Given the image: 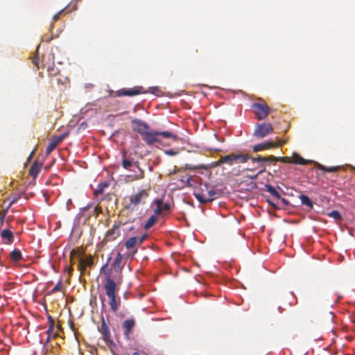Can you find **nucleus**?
Segmentation results:
<instances>
[{
	"label": "nucleus",
	"mask_w": 355,
	"mask_h": 355,
	"mask_svg": "<svg viewBox=\"0 0 355 355\" xmlns=\"http://www.w3.org/2000/svg\"><path fill=\"white\" fill-rule=\"evenodd\" d=\"M105 280L104 282V288L105 293L110 299V305L111 309L116 312L118 310V304L116 301V295L121 284V277L114 282L110 277L108 272H105Z\"/></svg>",
	"instance_id": "nucleus-1"
},
{
	"label": "nucleus",
	"mask_w": 355,
	"mask_h": 355,
	"mask_svg": "<svg viewBox=\"0 0 355 355\" xmlns=\"http://www.w3.org/2000/svg\"><path fill=\"white\" fill-rule=\"evenodd\" d=\"M139 133L141 135L142 139L149 146L156 143L162 144V139H172L174 141L178 139V135L169 131H148L146 132L139 130Z\"/></svg>",
	"instance_id": "nucleus-2"
},
{
	"label": "nucleus",
	"mask_w": 355,
	"mask_h": 355,
	"mask_svg": "<svg viewBox=\"0 0 355 355\" xmlns=\"http://www.w3.org/2000/svg\"><path fill=\"white\" fill-rule=\"evenodd\" d=\"M121 165L123 168L127 170H130L131 167L137 168V171H135V174L132 175L133 180H141L144 178V171L140 168L139 162L135 161L132 156L127 155L125 152L122 154Z\"/></svg>",
	"instance_id": "nucleus-3"
},
{
	"label": "nucleus",
	"mask_w": 355,
	"mask_h": 355,
	"mask_svg": "<svg viewBox=\"0 0 355 355\" xmlns=\"http://www.w3.org/2000/svg\"><path fill=\"white\" fill-rule=\"evenodd\" d=\"M148 197V189H140L128 197L129 202L127 204L126 207L130 209H134L139 205H145Z\"/></svg>",
	"instance_id": "nucleus-4"
},
{
	"label": "nucleus",
	"mask_w": 355,
	"mask_h": 355,
	"mask_svg": "<svg viewBox=\"0 0 355 355\" xmlns=\"http://www.w3.org/2000/svg\"><path fill=\"white\" fill-rule=\"evenodd\" d=\"M251 157L248 154L231 153L230 155L221 156L218 160L216 165L220 166L223 164H227L232 166L234 164H243L248 162Z\"/></svg>",
	"instance_id": "nucleus-5"
},
{
	"label": "nucleus",
	"mask_w": 355,
	"mask_h": 355,
	"mask_svg": "<svg viewBox=\"0 0 355 355\" xmlns=\"http://www.w3.org/2000/svg\"><path fill=\"white\" fill-rule=\"evenodd\" d=\"M251 109L255 118L259 121L265 119L270 113V108L262 98H259L257 102L253 103Z\"/></svg>",
	"instance_id": "nucleus-6"
},
{
	"label": "nucleus",
	"mask_w": 355,
	"mask_h": 355,
	"mask_svg": "<svg viewBox=\"0 0 355 355\" xmlns=\"http://www.w3.org/2000/svg\"><path fill=\"white\" fill-rule=\"evenodd\" d=\"M207 194H205V190L203 188H200L198 190H196L193 192L195 198L202 204H205L213 201L216 198V193L214 189H209V185L207 184H203Z\"/></svg>",
	"instance_id": "nucleus-7"
},
{
	"label": "nucleus",
	"mask_w": 355,
	"mask_h": 355,
	"mask_svg": "<svg viewBox=\"0 0 355 355\" xmlns=\"http://www.w3.org/2000/svg\"><path fill=\"white\" fill-rule=\"evenodd\" d=\"M273 132L272 126L270 123H257L253 132V136L262 139Z\"/></svg>",
	"instance_id": "nucleus-8"
},
{
	"label": "nucleus",
	"mask_w": 355,
	"mask_h": 355,
	"mask_svg": "<svg viewBox=\"0 0 355 355\" xmlns=\"http://www.w3.org/2000/svg\"><path fill=\"white\" fill-rule=\"evenodd\" d=\"M121 224L115 223L112 227L107 230L105 233V237L102 241L103 243H107L111 242L118 238L121 234Z\"/></svg>",
	"instance_id": "nucleus-9"
},
{
	"label": "nucleus",
	"mask_w": 355,
	"mask_h": 355,
	"mask_svg": "<svg viewBox=\"0 0 355 355\" xmlns=\"http://www.w3.org/2000/svg\"><path fill=\"white\" fill-rule=\"evenodd\" d=\"M286 143L285 141L279 140L276 142L272 141H265L261 144H258L254 145L252 147V150L254 152H259L266 149H270L272 148H279L283 146Z\"/></svg>",
	"instance_id": "nucleus-10"
},
{
	"label": "nucleus",
	"mask_w": 355,
	"mask_h": 355,
	"mask_svg": "<svg viewBox=\"0 0 355 355\" xmlns=\"http://www.w3.org/2000/svg\"><path fill=\"white\" fill-rule=\"evenodd\" d=\"M98 331L102 334L103 338L107 345L113 344V341L111 340V334L109 327L103 317L101 318V324L98 327Z\"/></svg>",
	"instance_id": "nucleus-11"
},
{
	"label": "nucleus",
	"mask_w": 355,
	"mask_h": 355,
	"mask_svg": "<svg viewBox=\"0 0 355 355\" xmlns=\"http://www.w3.org/2000/svg\"><path fill=\"white\" fill-rule=\"evenodd\" d=\"M117 96H133L141 94L146 93L143 87L137 86L130 89H121L117 91Z\"/></svg>",
	"instance_id": "nucleus-12"
},
{
	"label": "nucleus",
	"mask_w": 355,
	"mask_h": 355,
	"mask_svg": "<svg viewBox=\"0 0 355 355\" xmlns=\"http://www.w3.org/2000/svg\"><path fill=\"white\" fill-rule=\"evenodd\" d=\"M125 246L127 250H132L130 252L131 255H135L137 252V248L139 246L137 243V237L132 236L128 239L125 242Z\"/></svg>",
	"instance_id": "nucleus-13"
},
{
	"label": "nucleus",
	"mask_w": 355,
	"mask_h": 355,
	"mask_svg": "<svg viewBox=\"0 0 355 355\" xmlns=\"http://www.w3.org/2000/svg\"><path fill=\"white\" fill-rule=\"evenodd\" d=\"M135 326V320L133 318L125 320L122 323V328L124 335L128 338L132 329Z\"/></svg>",
	"instance_id": "nucleus-14"
},
{
	"label": "nucleus",
	"mask_w": 355,
	"mask_h": 355,
	"mask_svg": "<svg viewBox=\"0 0 355 355\" xmlns=\"http://www.w3.org/2000/svg\"><path fill=\"white\" fill-rule=\"evenodd\" d=\"M132 123L135 125L134 130L139 133V130H141V132H146L149 129L148 125L139 119H134L132 121Z\"/></svg>",
	"instance_id": "nucleus-15"
},
{
	"label": "nucleus",
	"mask_w": 355,
	"mask_h": 355,
	"mask_svg": "<svg viewBox=\"0 0 355 355\" xmlns=\"http://www.w3.org/2000/svg\"><path fill=\"white\" fill-rule=\"evenodd\" d=\"M1 239L3 240V243L10 244L14 241V235L12 231L6 229L3 230L0 234Z\"/></svg>",
	"instance_id": "nucleus-16"
},
{
	"label": "nucleus",
	"mask_w": 355,
	"mask_h": 355,
	"mask_svg": "<svg viewBox=\"0 0 355 355\" xmlns=\"http://www.w3.org/2000/svg\"><path fill=\"white\" fill-rule=\"evenodd\" d=\"M170 205L168 203H163L162 200H157V208L155 209V214H159L164 211H169Z\"/></svg>",
	"instance_id": "nucleus-17"
},
{
	"label": "nucleus",
	"mask_w": 355,
	"mask_h": 355,
	"mask_svg": "<svg viewBox=\"0 0 355 355\" xmlns=\"http://www.w3.org/2000/svg\"><path fill=\"white\" fill-rule=\"evenodd\" d=\"M42 166V163H40L37 161L34 162L29 170V175L33 178H35L38 175Z\"/></svg>",
	"instance_id": "nucleus-18"
},
{
	"label": "nucleus",
	"mask_w": 355,
	"mask_h": 355,
	"mask_svg": "<svg viewBox=\"0 0 355 355\" xmlns=\"http://www.w3.org/2000/svg\"><path fill=\"white\" fill-rule=\"evenodd\" d=\"M292 163L295 164L306 165L310 162L309 160L305 159L297 153H294L293 155Z\"/></svg>",
	"instance_id": "nucleus-19"
},
{
	"label": "nucleus",
	"mask_w": 355,
	"mask_h": 355,
	"mask_svg": "<svg viewBox=\"0 0 355 355\" xmlns=\"http://www.w3.org/2000/svg\"><path fill=\"white\" fill-rule=\"evenodd\" d=\"M300 199L303 205H305L309 208V209H313V203L312 200L306 195L302 194L300 196Z\"/></svg>",
	"instance_id": "nucleus-20"
},
{
	"label": "nucleus",
	"mask_w": 355,
	"mask_h": 355,
	"mask_svg": "<svg viewBox=\"0 0 355 355\" xmlns=\"http://www.w3.org/2000/svg\"><path fill=\"white\" fill-rule=\"evenodd\" d=\"M10 259L15 261L18 262L22 259L21 251L18 249H14L10 254Z\"/></svg>",
	"instance_id": "nucleus-21"
},
{
	"label": "nucleus",
	"mask_w": 355,
	"mask_h": 355,
	"mask_svg": "<svg viewBox=\"0 0 355 355\" xmlns=\"http://www.w3.org/2000/svg\"><path fill=\"white\" fill-rule=\"evenodd\" d=\"M318 168L319 170H321V171H325V172L334 173V172H336L338 170H340V166H336L327 167V166H323V165H322L320 164H318Z\"/></svg>",
	"instance_id": "nucleus-22"
},
{
	"label": "nucleus",
	"mask_w": 355,
	"mask_h": 355,
	"mask_svg": "<svg viewBox=\"0 0 355 355\" xmlns=\"http://www.w3.org/2000/svg\"><path fill=\"white\" fill-rule=\"evenodd\" d=\"M270 162H280L282 163H292L291 158L289 157H275L270 155Z\"/></svg>",
	"instance_id": "nucleus-23"
},
{
	"label": "nucleus",
	"mask_w": 355,
	"mask_h": 355,
	"mask_svg": "<svg viewBox=\"0 0 355 355\" xmlns=\"http://www.w3.org/2000/svg\"><path fill=\"white\" fill-rule=\"evenodd\" d=\"M121 260H122V256L121 253L118 252L116 254V257L114 259V261L113 263V267L114 270L118 272L121 270Z\"/></svg>",
	"instance_id": "nucleus-24"
},
{
	"label": "nucleus",
	"mask_w": 355,
	"mask_h": 355,
	"mask_svg": "<svg viewBox=\"0 0 355 355\" xmlns=\"http://www.w3.org/2000/svg\"><path fill=\"white\" fill-rule=\"evenodd\" d=\"M184 168L186 170H191V171H195L197 169H207V166L202 164H196V165L191 164H185Z\"/></svg>",
	"instance_id": "nucleus-25"
},
{
	"label": "nucleus",
	"mask_w": 355,
	"mask_h": 355,
	"mask_svg": "<svg viewBox=\"0 0 355 355\" xmlns=\"http://www.w3.org/2000/svg\"><path fill=\"white\" fill-rule=\"evenodd\" d=\"M266 191L270 193L272 196L275 197L276 198H277V199L281 198L280 194L279 193V192H277L276 191V189L272 186H271L270 184H266Z\"/></svg>",
	"instance_id": "nucleus-26"
},
{
	"label": "nucleus",
	"mask_w": 355,
	"mask_h": 355,
	"mask_svg": "<svg viewBox=\"0 0 355 355\" xmlns=\"http://www.w3.org/2000/svg\"><path fill=\"white\" fill-rule=\"evenodd\" d=\"M252 161V162H270V156L268 157H261L260 155H258L256 157H252L250 158Z\"/></svg>",
	"instance_id": "nucleus-27"
},
{
	"label": "nucleus",
	"mask_w": 355,
	"mask_h": 355,
	"mask_svg": "<svg viewBox=\"0 0 355 355\" xmlns=\"http://www.w3.org/2000/svg\"><path fill=\"white\" fill-rule=\"evenodd\" d=\"M157 221V217L155 215L151 216L145 224V229H150Z\"/></svg>",
	"instance_id": "nucleus-28"
},
{
	"label": "nucleus",
	"mask_w": 355,
	"mask_h": 355,
	"mask_svg": "<svg viewBox=\"0 0 355 355\" xmlns=\"http://www.w3.org/2000/svg\"><path fill=\"white\" fill-rule=\"evenodd\" d=\"M58 144L53 141L51 140V141L49 143V144L47 146L46 149V155H49L51 153V152L56 148Z\"/></svg>",
	"instance_id": "nucleus-29"
},
{
	"label": "nucleus",
	"mask_w": 355,
	"mask_h": 355,
	"mask_svg": "<svg viewBox=\"0 0 355 355\" xmlns=\"http://www.w3.org/2000/svg\"><path fill=\"white\" fill-rule=\"evenodd\" d=\"M107 186L108 184L107 183L99 184L98 188L94 191V195L98 196V194L103 193L104 189Z\"/></svg>",
	"instance_id": "nucleus-30"
},
{
	"label": "nucleus",
	"mask_w": 355,
	"mask_h": 355,
	"mask_svg": "<svg viewBox=\"0 0 355 355\" xmlns=\"http://www.w3.org/2000/svg\"><path fill=\"white\" fill-rule=\"evenodd\" d=\"M329 217L333 218L336 220H341L340 214L337 210H333L327 214Z\"/></svg>",
	"instance_id": "nucleus-31"
},
{
	"label": "nucleus",
	"mask_w": 355,
	"mask_h": 355,
	"mask_svg": "<svg viewBox=\"0 0 355 355\" xmlns=\"http://www.w3.org/2000/svg\"><path fill=\"white\" fill-rule=\"evenodd\" d=\"M9 208L10 207H8V205L7 207L3 211H0V229L3 226V222H4L5 216L6 215Z\"/></svg>",
	"instance_id": "nucleus-32"
},
{
	"label": "nucleus",
	"mask_w": 355,
	"mask_h": 355,
	"mask_svg": "<svg viewBox=\"0 0 355 355\" xmlns=\"http://www.w3.org/2000/svg\"><path fill=\"white\" fill-rule=\"evenodd\" d=\"M164 153L169 156H175L179 154L178 149H168L164 150Z\"/></svg>",
	"instance_id": "nucleus-33"
},
{
	"label": "nucleus",
	"mask_w": 355,
	"mask_h": 355,
	"mask_svg": "<svg viewBox=\"0 0 355 355\" xmlns=\"http://www.w3.org/2000/svg\"><path fill=\"white\" fill-rule=\"evenodd\" d=\"M79 260H83L84 264L87 266H92L93 264V259L92 256H89L86 258H80Z\"/></svg>",
	"instance_id": "nucleus-34"
},
{
	"label": "nucleus",
	"mask_w": 355,
	"mask_h": 355,
	"mask_svg": "<svg viewBox=\"0 0 355 355\" xmlns=\"http://www.w3.org/2000/svg\"><path fill=\"white\" fill-rule=\"evenodd\" d=\"M87 266L84 264L83 260H79L78 268V269L80 271L81 275H83L86 270Z\"/></svg>",
	"instance_id": "nucleus-35"
},
{
	"label": "nucleus",
	"mask_w": 355,
	"mask_h": 355,
	"mask_svg": "<svg viewBox=\"0 0 355 355\" xmlns=\"http://www.w3.org/2000/svg\"><path fill=\"white\" fill-rule=\"evenodd\" d=\"M67 134H62L58 137H54L52 140H53L58 145L63 141L65 138Z\"/></svg>",
	"instance_id": "nucleus-36"
},
{
	"label": "nucleus",
	"mask_w": 355,
	"mask_h": 355,
	"mask_svg": "<svg viewBox=\"0 0 355 355\" xmlns=\"http://www.w3.org/2000/svg\"><path fill=\"white\" fill-rule=\"evenodd\" d=\"M62 282H61V281H60V282H58V284H56V285L53 288V289L51 290V292L52 293H56V292H58V291H60V290H61V288H62Z\"/></svg>",
	"instance_id": "nucleus-37"
},
{
	"label": "nucleus",
	"mask_w": 355,
	"mask_h": 355,
	"mask_svg": "<svg viewBox=\"0 0 355 355\" xmlns=\"http://www.w3.org/2000/svg\"><path fill=\"white\" fill-rule=\"evenodd\" d=\"M261 169L260 170V171L257 174L250 177L251 180H256L259 174L262 173L263 172H264L266 171V167L263 164H261Z\"/></svg>",
	"instance_id": "nucleus-38"
},
{
	"label": "nucleus",
	"mask_w": 355,
	"mask_h": 355,
	"mask_svg": "<svg viewBox=\"0 0 355 355\" xmlns=\"http://www.w3.org/2000/svg\"><path fill=\"white\" fill-rule=\"evenodd\" d=\"M33 64L36 66L37 69H39V58L37 55H35L32 59Z\"/></svg>",
	"instance_id": "nucleus-39"
},
{
	"label": "nucleus",
	"mask_w": 355,
	"mask_h": 355,
	"mask_svg": "<svg viewBox=\"0 0 355 355\" xmlns=\"http://www.w3.org/2000/svg\"><path fill=\"white\" fill-rule=\"evenodd\" d=\"M147 235L146 234L141 235L140 237L137 238L138 245H140L146 239Z\"/></svg>",
	"instance_id": "nucleus-40"
},
{
	"label": "nucleus",
	"mask_w": 355,
	"mask_h": 355,
	"mask_svg": "<svg viewBox=\"0 0 355 355\" xmlns=\"http://www.w3.org/2000/svg\"><path fill=\"white\" fill-rule=\"evenodd\" d=\"M77 254V252L76 250L73 249L71 252H70V261L71 263H73V257L74 256Z\"/></svg>",
	"instance_id": "nucleus-41"
},
{
	"label": "nucleus",
	"mask_w": 355,
	"mask_h": 355,
	"mask_svg": "<svg viewBox=\"0 0 355 355\" xmlns=\"http://www.w3.org/2000/svg\"><path fill=\"white\" fill-rule=\"evenodd\" d=\"M20 198V197H13L11 200H10V203L8 204V207H10L12 205H13L14 203H15Z\"/></svg>",
	"instance_id": "nucleus-42"
},
{
	"label": "nucleus",
	"mask_w": 355,
	"mask_h": 355,
	"mask_svg": "<svg viewBox=\"0 0 355 355\" xmlns=\"http://www.w3.org/2000/svg\"><path fill=\"white\" fill-rule=\"evenodd\" d=\"M150 92L152 94H155L157 92H159V89L157 87H151L149 88Z\"/></svg>",
	"instance_id": "nucleus-43"
},
{
	"label": "nucleus",
	"mask_w": 355,
	"mask_h": 355,
	"mask_svg": "<svg viewBox=\"0 0 355 355\" xmlns=\"http://www.w3.org/2000/svg\"><path fill=\"white\" fill-rule=\"evenodd\" d=\"M64 11V9H62V10H60V12H58V13H56L53 17V21H56L58 19H59L60 18V15H61V13H62V12Z\"/></svg>",
	"instance_id": "nucleus-44"
},
{
	"label": "nucleus",
	"mask_w": 355,
	"mask_h": 355,
	"mask_svg": "<svg viewBox=\"0 0 355 355\" xmlns=\"http://www.w3.org/2000/svg\"><path fill=\"white\" fill-rule=\"evenodd\" d=\"M53 328H54V326H52V325H49V328H48V329H47V331H46V334H47V335H49V336H51V333H52V331H53Z\"/></svg>",
	"instance_id": "nucleus-45"
},
{
	"label": "nucleus",
	"mask_w": 355,
	"mask_h": 355,
	"mask_svg": "<svg viewBox=\"0 0 355 355\" xmlns=\"http://www.w3.org/2000/svg\"><path fill=\"white\" fill-rule=\"evenodd\" d=\"M48 320H49V325L54 326V320L52 318V316L49 315L48 316Z\"/></svg>",
	"instance_id": "nucleus-46"
},
{
	"label": "nucleus",
	"mask_w": 355,
	"mask_h": 355,
	"mask_svg": "<svg viewBox=\"0 0 355 355\" xmlns=\"http://www.w3.org/2000/svg\"><path fill=\"white\" fill-rule=\"evenodd\" d=\"M192 182H193V179L191 178H189L187 180V185L189 186V187H191L192 186Z\"/></svg>",
	"instance_id": "nucleus-47"
},
{
	"label": "nucleus",
	"mask_w": 355,
	"mask_h": 355,
	"mask_svg": "<svg viewBox=\"0 0 355 355\" xmlns=\"http://www.w3.org/2000/svg\"><path fill=\"white\" fill-rule=\"evenodd\" d=\"M65 270L68 272L69 275H71V272H73V269L72 266H70L69 268H66Z\"/></svg>",
	"instance_id": "nucleus-48"
},
{
	"label": "nucleus",
	"mask_w": 355,
	"mask_h": 355,
	"mask_svg": "<svg viewBox=\"0 0 355 355\" xmlns=\"http://www.w3.org/2000/svg\"><path fill=\"white\" fill-rule=\"evenodd\" d=\"M100 211L99 210V208L98 207H94V211H93V213H96V214H98V212Z\"/></svg>",
	"instance_id": "nucleus-49"
},
{
	"label": "nucleus",
	"mask_w": 355,
	"mask_h": 355,
	"mask_svg": "<svg viewBox=\"0 0 355 355\" xmlns=\"http://www.w3.org/2000/svg\"><path fill=\"white\" fill-rule=\"evenodd\" d=\"M280 199H281L282 202L284 205H288V201L286 199H285V198H280Z\"/></svg>",
	"instance_id": "nucleus-50"
},
{
	"label": "nucleus",
	"mask_w": 355,
	"mask_h": 355,
	"mask_svg": "<svg viewBox=\"0 0 355 355\" xmlns=\"http://www.w3.org/2000/svg\"><path fill=\"white\" fill-rule=\"evenodd\" d=\"M89 208V206H86L82 209L83 211H85Z\"/></svg>",
	"instance_id": "nucleus-51"
},
{
	"label": "nucleus",
	"mask_w": 355,
	"mask_h": 355,
	"mask_svg": "<svg viewBox=\"0 0 355 355\" xmlns=\"http://www.w3.org/2000/svg\"><path fill=\"white\" fill-rule=\"evenodd\" d=\"M50 338H51V336H49L48 335V337L46 338V342H49Z\"/></svg>",
	"instance_id": "nucleus-52"
},
{
	"label": "nucleus",
	"mask_w": 355,
	"mask_h": 355,
	"mask_svg": "<svg viewBox=\"0 0 355 355\" xmlns=\"http://www.w3.org/2000/svg\"><path fill=\"white\" fill-rule=\"evenodd\" d=\"M200 188H203L205 190V194H207V191H205V189L204 188L203 185Z\"/></svg>",
	"instance_id": "nucleus-53"
},
{
	"label": "nucleus",
	"mask_w": 355,
	"mask_h": 355,
	"mask_svg": "<svg viewBox=\"0 0 355 355\" xmlns=\"http://www.w3.org/2000/svg\"><path fill=\"white\" fill-rule=\"evenodd\" d=\"M57 327H58V329H61V327L60 325H58Z\"/></svg>",
	"instance_id": "nucleus-54"
}]
</instances>
